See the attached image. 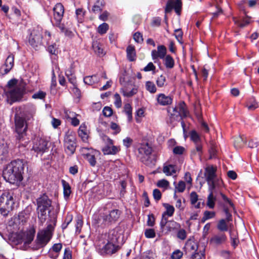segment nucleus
Wrapping results in <instances>:
<instances>
[{
	"label": "nucleus",
	"mask_w": 259,
	"mask_h": 259,
	"mask_svg": "<svg viewBox=\"0 0 259 259\" xmlns=\"http://www.w3.org/2000/svg\"><path fill=\"white\" fill-rule=\"evenodd\" d=\"M25 162L22 159L12 161L7 164L3 170L4 179L11 184H15L20 183L23 180Z\"/></svg>",
	"instance_id": "obj_1"
},
{
	"label": "nucleus",
	"mask_w": 259,
	"mask_h": 259,
	"mask_svg": "<svg viewBox=\"0 0 259 259\" xmlns=\"http://www.w3.org/2000/svg\"><path fill=\"white\" fill-rule=\"evenodd\" d=\"M15 125L16 133V138L17 141L19 143L24 142L22 145L25 146L27 143L26 140V131L27 124L24 118L16 115L15 117Z\"/></svg>",
	"instance_id": "obj_2"
},
{
	"label": "nucleus",
	"mask_w": 259,
	"mask_h": 259,
	"mask_svg": "<svg viewBox=\"0 0 259 259\" xmlns=\"http://www.w3.org/2000/svg\"><path fill=\"white\" fill-rule=\"evenodd\" d=\"M167 110L171 123L186 117L188 113L184 102H180L175 107H169Z\"/></svg>",
	"instance_id": "obj_3"
},
{
	"label": "nucleus",
	"mask_w": 259,
	"mask_h": 259,
	"mask_svg": "<svg viewBox=\"0 0 259 259\" xmlns=\"http://www.w3.org/2000/svg\"><path fill=\"white\" fill-rule=\"evenodd\" d=\"M14 200L13 195L9 192H4L0 196V213L7 216L13 209Z\"/></svg>",
	"instance_id": "obj_4"
},
{
	"label": "nucleus",
	"mask_w": 259,
	"mask_h": 259,
	"mask_svg": "<svg viewBox=\"0 0 259 259\" xmlns=\"http://www.w3.org/2000/svg\"><path fill=\"white\" fill-rule=\"evenodd\" d=\"M25 93V88L23 85L19 84L15 88H11L5 90V94L10 104L20 101Z\"/></svg>",
	"instance_id": "obj_5"
},
{
	"label": "nucleus",
	"mask_w": 259,
	"mask_h": 259,
	"mask_svg": "<svg viewBox=\"0 0 259 259\" xmlns=\"http://www.w3.org/2000/svg\"><path fill=\"white\" fill-rule=\"evenodd\" d=\"M215 169L212 166H207L205 168V176L206 180L210 189H215L217 187L221 186L223 184L221 179L216 178L215 174Z\"/></svg>",
	"instance_id": "obj_6"
},
{
	"label": "nucleus",
	"mask_w": 259,
	"mask_h": 259,
	"mask_svg": "<svg viewBox=\"0 0 259 259\" xmlns=\"http://www.w3.org/2000/svg\"><path fill=\"white\" fill-rule=\"evenodd\" d=\"M64 145L66 153L72 155L76 148L75 134L72 131H68L64 137Z\"/></svg>",
	"instance_id": "obj_7"
},
{
	"label": "nucleus",
	"mask_w": 259,
	"mask_h": 259,
	"mask_svg": "<svg viewBox=\"0 0 259 259\" xmlns=\"http://www.w3.org/2000/svg\"><path fill=\"white\" fill-rule=\"evenodd\" d=\"M54 230V227L52 225L49 224L48 225L46 229L39 232L37 236V247L38 248L42 247L46 245V244L50 241L52 232Z\"/></svg>",
	"instance_id": "obj_8"
},
{
	"label": "nucleus",
	"mask_w": 259,
	"mask_h": 259,
	"mask_svg": "<svg viewBox=\"0 0 259 259\" xmlns=\"http://www.w3.org/2000/svg\"><path fill=\"white\" fill-rule=\"evenodd\" d=\"M53 24L58 27L60 30H64L65 25L61 23V21L64 13V9L63 5L61 3H57L53 8Z\"/></svg>",
	"instance_id": "obj_9"
},
{
	"label": "nucleus",
	"mask_w": 259,
	"mask_h": 259,
	"mask_svg": "<svg viewBox=\"0 0 259 259\" xmlns=\"http://www.w3.org/2000/svg\"><path fill=\"white\" fill-rule=\"evenodd\" d=\"M105 145L102 148V151L104 155H115L120 150L119 146H114L113 141L107 136L103 139Z\"/></svg>",
	"instance_id": "obj_10"
},
{
	"label": "nucleus",
	"mask_w": 259,
	"mask_h": 259,
	"mask_svg": "<svg viewBox=\"0 0 259 259\" xmlns=\"http://www.w3.org/2000/svg\"><path fill=\"white\" fill-rule=\"evenodd\" d=\"M42 33L39 29H34L29 38V43L33 48H37L42 44Z\"/></svg>",
	"instance_id": "obj_11"
},
{
	"label": "nucleus",
	"mask_w": 259,
	"mask_h": 259,
	"mask_svg": "<svg viewBox=\"0 0 259 259\" xmlns=\"http://www.w3.org/2000/svg\"><path fill=\"white\" fill-rule=\"evenodd\" d=\"M183 249L186 254H192L198 251V245L193 238H189L186 242Z\"/></svg>",
	"instance_id": "obj_12"
},
{
	"label": "nucleus",
	"mask_w": 259,
	"mask_h": 259,
	"mask_svg": "<svg viewBox=\"0 0 259 259\" xmlns=\"http://www.w3.org/2000/svg\"><path fill=\"white\" fill-rule=\"evenodd\" d=\"M105 213L106 219L109 226L118 220L121 214V211L117 209H115L108 212H105Z\"/></svg>",
	"instance_id": "obj_13"
},
{
	"label": "nucleus",
	"mask_w": 259,
	"mask_h": 259,
	"mask_svg": "<svg viewBox=\"0 0 259 259\" xmlns=\"http://www.w3.org/2000/svg\"><path fill=\"white\" fill-rule=\"evenodd\" d=\"M48 148V141L43 139H37L34 143L32 149L37 153H44Z\"/></svg>",
	"instance_id": "obj_14"
},
{
	"label": "nucleus",
	"mask_w": 259,
	"mask_h": 259,
	"mask_svg": "<svg viewBox=\"0 0 259 259\" xmlns=\"http://www.w3.org/2000/svg\"><path fill=\"white\" fill-rule=\"evenodd\" d=\"M94 224L98 227L102 228L108 226L109 225L105 217V212H100L98 215L94 217Z\"/></svg>",
	"instance_id": "obj_15"
},
{
	"label": "nucleus",
	"mask_w": 259,
	"mask_h": 259,
	"mask_svg": "<svg viewBox=\"0 0 259 259\" xmlns=\"http://www.w3.org/2000/svg\"><path fill=\"white\" fill-rule=\"evenodd\" d=\"M158 153L155 149H153L151 147L148 146L147 144V161L149 164H154L156 161Z\"/></svg>",
	"instance_id": "obj_16"
},
{
	"label": "nucleus",
	"mask_w": 259,
	"mask_h": 259,
	"mask_svg": "<svg viewBox=\"0 0 259 259\" xmlns=\"http://www.w3.org/2000/svg\"><path fill=\"white\" fill-rule=\"evenodd\" d=\"M37 203L38 207L49 208L51 205V201L48 196L44 194L37 199Z\"/></svg>",
	"instance_id": "obj_17"
},
{
	"label": "nucleus",
	"mask_w": 259,
	"mask_h": 259,
	"mask_svg": "<svg viewBox=\"0 0 259 259\" xmlns=\"http://www.w3.org/2000/svg\"><path fill=\"white\" fill-rule=\"evenodd\" d=\"M35 234V230L33 227L30 228L24 234L23 241L25 244H29L33 240Z\"/></svg>",
	"instance_id": "obj_18"
},
{
	"label": "nucleus",
	"mask_w": 259,
	"mask_h": 259,
	"mask_svg": "<svg viewBox=\"0 0 259 259\" xmlns=\"http://www.w3.org/2000/svg\"><path fill=\"white\" fill-rule=\"evenodd\" d=\"M119 249V246L114 244L112 242L108 243L103 247V251L106 254H112L115 253Z\"/></svg>",
	"instance_id": "obj_19"
},
{
	"label": "nucleus",
	"mask_w": 259,
	"mask_h": 259,
	"mask_svg": "<svg viewBox=\"0 0 259 259\" xmlns=\"http://www.w3.org/2000/svg\"><path fill=\"white\" fill-rule=\"evenodd\" d=\"M158 103L163 106L170 104L172 102V99L170 96H165L163 94H160L157 98Z\"/></svg>",
	"instance_id": "obj_20"
},
{
	"label": "nucleus",
	"mask_w": 259,
	"mask_h": 259,
	"mask_svg": "<svg viewBox=\"0 0 259 259\" xmlns=\"http://www.w3.org/2000/svg\"><path fill=\"white\" fill-rule=\"evenodd\" d=\"M227 240L225 234H220L213 236L210 239V243L213 245H218L224 243Z\"/></svg>",
	"instance_id": "obj_21"
},
{
	"label": "nucleus",
	"mask_w": 259,
	"mask_h": 259,
	"mask_svg": "<svg viewBox=\"0 0 259 259\" xmlns=\"http://www.w3.org/2000/svg\"><path fill=\"white\" fill-rule=\"evenodd\" d=\"M14 56L10 55L6 60L5 64L4 74L8 73L14 66Z\"/></svg>",
	"instance_id": "obj_22"
},
{
	"label": "nucleus",
	"mask_w": 259,
	"mask_h": 259,
	"mask_svg": "<svg viewBox=\"0 0 259 259\" xmlns=\"http://www.w3.org/2000/svg\"><path fill=\"white\" fill-rule=\"evenodd\" d=\"M78 134L79 137L83 142H87L89 135L87 127L84 124L80 125L78 131Z\"/></svg>",
	"instance_id": "obj_23"
},
{
	"label": "nucleus",
	"mask_w": 259,
	"mask_h": 259,
	"mask_svg": "<svg viewBox=\"0 0 259 259\" xmlns=\"http://www.w3.org/2000/svg\"><path fill=\"white\" fill-rule=\"evenodd\" d=\"M126 52L127 58L130 61H134L136 60V54L134 46H128L126 48Z\"/></svg>",
	"instance_id": "obj_24"
},
{
	"label": "nucleus",
	"mask_w": 259,
	"mask_h": 259,
	"mask_svg": "<svg viewBox=\"0 0 259 259\" xmlns=\"http://www.w3.org/2000/svg\"><path fill=\"white\" fill-rule=\"evenodd\" d=\"M180 228L181 225L180 224L173 221H169L167 223L165 226L166 233L178 230Z\"/></svg>",
	"instance_id": "obj_25"
},
{
	"label": "nucleus",
	"mask_w": 259,
	"mask_h": 259,
	"mask_svg": "<svg viewBox=\"0 0 259 259\" xmlns=\"http://www.w3.org/2000/svg\"><path fill=\"white\" fill-rule=\"evenodd\" d=\"M8 152L7 143L4 141H0V159L3 160Z\"/></svg>",
	"instance_id": "obj_26"
},
{
	"label": "nucleus",
	"mask_w": 259,
	"mask_h": 259,
	"mask_svg": "<svg viewBox=\"0 0 259 259\" xmlns=\"http://www.w3.org/2000/svg\"><path fill=\"white\" fill-rule=\"evenodd\" d=\"M214 189L208 188L209 194L207 197V205L210 208H213L215 205V198L213 194Z\"/></svg>",
	"instance_id": "obj_27"
},
{
	"label": "nucleus",
	"mask_w": 259,
	"mask_h": 259,
	"mask_svg": "<svg viewBox=\"0 0 259 259\" xmlns=\"http://www.w3.org/2000/svg\"><path fill=\"white\" fill-rule=\"evenodd\" d=\"M61 183L63 187V194L64 198L65 199H67L69 198L71 192V187L69 183L64 180L61 181Z\"/></svg>",
	"instance_id": "obj_28"
},
{
	"label": "nucleus",
	"mask_w": 259,
	"mask_h": 259,
	"mask_svg": "<svg viewBox=\"0 0 259 259\" xmlns=\"http://www.w3.org/2000/svg\"><path fill=\"white\" fill-rule=\"evenodd\" d=\"M83 81L87 84L93 85L99 81V78L97 75L88 76L84 78Z\"/></svg>",
	"instance_id": "obj_29"
},
{
	"label": "nucleus",
	"mask_w": 259,
	"mask_h": 259,
	"mask_svg": "<svg viewBox=\"0 0 259 259\" xmlns=\"http://www.w3.org/2000/svg\"><path fill=\"white\" fill-rule=\"evenodd\" d=\"M163 172L167 176H172L176 172L175 166L171 164L165 165L163 168Z\"/></svg>",
	"instance_id": "obj_30"
},
{
	"label": "nucleus",
	"mask_w": 259,
	"mask_h": 259,
	"mask_svg": "<svg viewBox=\"0 0 259 259\" xmlns=\"http://www.w3.org/2000/svg\"><path fill=\"white\" fill-rule=\"evenodd\" d=\"M198 199V196L195 192H192L190 194V201L191 203L194 205L196 208H199L200 206V203L197 202Z\"/></svg>",
	"instance_id": "obj_31"
},
{
	"label": "nucleus",
	"mask_w": 259,
	"mask_h": 259,
	"mask_svg": "<svg viewBox=\"0 0 259 259\" xmlns=\"http://www.w3.org/2000/svg\"><path fill=\"white\" fill-rule=\"evenodd\" d=\"M49 208H39L37 207L38 217L41 223H44L46 221V217L47 211Z\"/></svg>",
	"instance_id": "obj_32"
},
{
	"label": "nucleus",
	"mask_w": 259,
	"mask_h": 259,
	"mask_svg": "<svg viewBox=\"0 0 259 259\" xmlns=\"http://www.w3.org/2000/svg\"><path fill=\"white\" fill-rule=\"evenodd\" d=\"M164 65L167 68H172L175 64L174 59L170 55H166L164 58Z\"/></svg>",
	"instance_id": "obj_33"
},
{
	"label": "nucleus",
	"mask_w": 259,
	"mask_h": 259,
	"mask_svg": "<svg viewBox=\"0 0 259 259\" xmlns=\"http://www.w3.org/2000/svg\"><path fill=\"white\" fill-rule=\"evenodd\" d=\"M121 92L124 96L130 97L136 94L137 89L133 88L131 91H130L127 89V87H124L121 89Z\"/></svg>",
	"instance_id": "obj_34"
},
{
	"label": "nucleus",
	"mask_w": 259,
	"mask_h": 259,
	"mask_svg": "<svg viewBox=\"0 0 259 259\" xmlns=\"http://www.w3.org/2000/svg\"><path fill=\"white\" fill-rule=\"evenodd\" d=\"M164 207L166 209V211L163 214V215H166L168 217H171L175 211V208L172 205H171L168 203H164L163 204Z\"/></svg>",
	"instance_id": "obj_35"
},
{
	"label": "nucleus",
	"mask_w": 259,
	"mask_h": 259,
	"mask_svg": "<svg viewBox=\"0 0 259 259\" xmlns=\"http://www.w3.org/2000/svg\"><path fill=\"white\" fill-rule=\"evenodd\" d=\"M124 111L127 116L128 121H131L132 119V108L130 104H125Z\"/></svg>",
	"instance_id": "obj_36"
},
{
	"label": "nucleus",
	"mask_w": 259,
	"mask_h": 259,
	"mask_svg": "<svg viewBox=\"0 0 259 259\" xmlns=\"http://www.w3.org/2000/svg\"><path fill=\"white\" fill-rule=\"evenodd\" d=\"M157 186L159 188H162L163 190H166L168 188L169 183L165 179H161L157 182Z\"/></svg>",
	"instance_id": "obj_37"
},
{
	"label": "nucleus",
	"mask_w": 259,
	"mask_h": 259,
	"mask_svg": "<svg viewBox=\"0 0 259 259\" xmlns=\"http://www.w3.org/2000/svg\"><path fill=\"white\" fill-rule=\"evenodd\" d=\"M85 158L90 163L91 166H94L96 164V160L95 155L91 153H87L84 154Z\"/></svg>",
	"instance_id": "obj_38"
},
{
	"label": "nucleus",
	"mask_w": 259,
	"mask_h": 259,
	"mask_svg": "<svg viewBox=\"0 0 259 259\" xmlns=\"http://www.w3.org/2000/svg\"><path fill=\"white\" fill-rule=\"evenodd\" d=\"M190 139L195 144H198L200 142V137L198 134L195 131H192L190 133Z\"/></svg>",
	"instance_id": "obj_39"
},
{
	"label": "nucleus",
	"mask_w": 259,
	"mask_h": 259,
	"mask_svg": "<svg viewBox=\"0 0 259 259\" xmlns=\"http://www.w3.org/2000/svg\"><path fill=\"white\" fill-rule=\"evenodd\" d=\"M186 188V185L184 182L179 181L177 185L175 186V192L182 193L184 191Z\"/></svg>",
	"instance_id": "obj_40"
},
{
	"label": "nucleus",
	"mask_w": 259,
	"mask_h": 259,
	"mask_svg": "<svg viewBox=\"0 0 259 259\" xmlns=\"http://www.w3.org/2000/svg\"><path fill=\"white\" fill-rule=\"evenodd\" d=\"M217 228L221 231H227L228 227L225 220L224 219L220 220L218 223Z\"/></svg>",
	"instance_id": "obj_41"
},
{
	"label": "nucleus",
	"mask_w": 259,
	"mask_h": 259,
	"mask_svg": "<svg viewBox=\"0 0 259 259\" xmlns=\"http://www.w3.org/2000/svg\"><path fill=\"white\" fill-rule=\"evenodd\" d=\"M191 259H205V254L203 251H199L191 254Z\"/></svg>",
	"instance_id": "obj_42"
},
{
	"label": "nucleus",
	"mask_w": 259,
	"mask_h": 259,
	"mask_svg": "<svg viewBox=\"0 0 259 259\" xmlns=\"http://www.w3.org/2000/svg\"><path fill=\"white\" fill-rule=\"evenodd\" d=\"M157 50L158 57L160 59H164L166 52L165 47L163 46H160L158 47Z\"/></svg>",
	"instance_id": "obj_43"
},
{
	"label": "nucleus",
	"mask_w": 259,
	"mask_h": 259,
	"mask_svg": "<svg viewBox=\"0 0 259 259\" xmlns=\"http://www.w3.org/2000/svg\"><path fill=\"white\" fill-rule=\"evenodd\" d=\"M215 213L214 211H206L204 213V216L202 218V221L204 222L205 221L212 219L214 217Z\"/></svg>",
	"instance_id": "obj_44"
},
{
	"label": "nucleus",
	"mask_w": 259,
	"mask_h": 259,
	"mask_svg": "<svg viewBox=\"0 0 259 259\" xmlns=\"http://www.w3.org/2000/svg\"><path fill=\"white\" fill-rule=\"evenodd\" d=\"M48 51L52 55H56L58 52V48L55 43L48 45Z\"/></svg>",
	"instance_id": "obj_45"
},
{
	"label": "nucleus",
	"mask_w": 259,
	"mask_h": 259,
	"mask_svg": "<svg viewBox=\"0 0 259 259\" xmlns=\"http://www.w3.org/2000/svg\"><path fill=\"white\" fill-rule=\"evenodd\" d=\"M108 29V25L106 23H103L100 25L98 28V31L101 34H103L106 33Z\"/></svg>",
	"instance_id": "obj_46"
},
{
	"label": "nucleus",
	"mask_w": 259,
	"mask_h": 259,
	"mask_svg": "<svg viewBox=\"0 0 259 259\" xmlns=\"http://www.w3.org/2000/svg\"><path fill=\"white\" fill-rule=\"evenodd\" d=\"M114 105L117 108H120L122 105V102L120 95L118 93H116L114 95Z\"/></svg>",
	"instance_id": "obj_47"
},
{
	"label": "nucleus",
	"mask_w": 259,
	"mask_h": 259,
	"mask_svg": "<svg viewBox=\"0 0 259 259\" xmlns=\"http://www.w3.org/2000/svg\"><path fill=\"white\" fill-rule=\"evenodd\" d=\"M183 255V253L180 249L175 250L171 254L172 259H181Z\"/></svg>",
	"instance_id": "obj_48"
},
{
	"label": "nucleus",
	"mask_w": 259,
	"mask_h": 259,
	"mask_svg": "<svg viewBox=\"0 0 259 259\" xmlns=\"http://www.w3.org/2000/svg\"><path fill=\"white\" fill-rule=\"evenodd\" d=\"M177 237L182 240H185L187 237V233L185 230L183 229H179V231L177 232Z\"/></svg>",
	"instance_id": "obj_49"
},
{
	"label": "nucleus",
	"mask_w": 259,
	"mask_h": 259,
	"mask_svg": "<svg viewBox=\"0 0 259 259\" xmlns=\"http://www.w3.org/2000/svg\"><path fill=\"white\" fill-rule=\"evenodd\" d=\"M93 48L94 52L98 55L103 54V50L100 47L97 42H94L93 45Z\"/></svg>",
	"instance_id": "obj_50"
},
{
	"label": "nucleus",
	"mask_w": 259,
	"mask_h": 259,
	"mask_svg": "<svg viewBox=\"0 0 259 259\" xmlns=\"http://www.w3.org/2000/svg\"><path fill=\"white\" fill-rule=\"evenodd\" d=\"M147 90L151 93H154L156 92V88L154 83L151 81H147Z\"/></svg>",
	"instance_id": "obj_51"
},
{
	"label": "nucleus",
	"mask_w": 259,
	"mask_h": 259,
	"mask_svg": "<svg viewBox=\"0 0 259 259\" xmlns=\"http://www.w3.org/2000/svg\"><path fill=\"white\" fill-rule=\"evenodd\" d=\"M46 93L43 91H39L32 95V98L35 99H42L45 98Z\"/></svg>",
	"instance_id": "obj_52"
},
{
	"label": "nucleus",
	"mask_w": 259,
	"mask_h": 259,
	"mask_svg": "<svg viewBox=\"0 0 259 259\" xmlns=\"http://www.w3.org/2000/svg\"><path fill=\"white\" fill-rule=\"evenodd\" d=\"M176 38L180 43L182 44L183 32L180 29H177L175 30Z\"/></svg>",
	"instance_id": "obj_53"
},
{
	"label": "nucleus",
	"mask_w": 259,
	"mask_h": 259,
	"mask_svg": "<svg viewBox=\"0 0 259 259\" xmlns=\"http://www.w3.org/2000/svg\"><path fill=\"white\" fill-rule=\"evenodd\" d=\"M165 81V77L162 75H161L156 80L157 85L159 87H162L164 85Z\"/></svg>",
	"instance_id": "obj_54"
},
{
	"label": "nucleus",
	"mask_w": 259,
	"mask_h": 259,
	"mask_svg": "<svg viewBox=\"0 0 259 259\" xmlns=\"http://www.w3.org/2000/svg\"><path fill=\"white\" fill-rule=\"evenodd\" d=\"M181 2L178 0L174 3V8L176 11V13L178 15H180V11L181 9Z\"/></svg>",
	"instance_id": "obj_55"
},
{
	"label": "nucleus",
	"mask_w": 259,
	"mask_h": 259,
	"mask_svg": "<svg viewBox=\"0 0 259 259\" xmlns=\"http://www.w3.org/2000/svg\"><path fill=\"white\" fill-rule=\"evenodd\" d=\"M113 113V111L112 109L108 106H106L104 108L103 110V114L106 117H110L112 115Z\"/></svg>",
	"instance_id": "obj_56"
},
{
	"label": "nucleus",
	"mask_w": 259,
	"mask_h": 259,
	"mask_svg": "<svg viewBox=\"0 0 259 259\" xmlns=\"http://www.w3.org/2000/svg\"><path fill=\"white\" fill-rule=\"evenodd\" d=\"M83 222L81 219L78 218L76 221V232L78 234L80 232L81 227L82 226Z\"/></svg>",
	"instance_id": "obj_57"
},
{
	"label": "nucleus",
	"mask_w": 259,
	"mask_h": 259,
	"mask_svg": "<svg viewBox=\"0 0 259 259\" xmlns=\"http://www.w3.org/2000/svg\"><path fill=\"white\" fill-rule=\"evenodd\" d=\"M235 23L240 28H243L250 23V20L249 18H245L243 20L242 22H235Z\"/></svg>",
	"instance_id": "obj_58"
},
{
	"label": "nucleus",
	"mask_w": 259,
	"mask_h": 259,
	"mask_svg": "<svg viewBox=\"0 0 259 259\" xmlns=\"http://www.w3.org/2000/svg\"><path fill=\"white\" fill-rule=\"evenodd\" d=\"M144 112L145 110L144 108H140L138 110L136 113V115L138 116V117L136 118V120L137 122H140L141 121L140 119H139V117H142L144 116Z\"/></svg>",
	"instance_id": "obj_59"
},
{
	"label": "nucleus",
	"mask_w": 259,
	"mask_h": 259,
	"mask_svg": "<svg viewBox=\"0 0 259 259\" xmlns=\"http://www.w3.org/2000/svg\"><path fill=\"white\" fill-rule=\"evenodd\" d=\"M74 64L72 63L71 64L70 67L66 70L65 74L66 76H70V75L74 74Z\"/></svg>",
	"instance_id": "obj_60"
},
{
	"label": "nucleus",
	"mask_w": 259,
	"mask_h": 259,
	"mask_svg": "<svg viewBox=\"0 0 259 259\" xmlns=\"http://www.w3.org/2000/svg\"><path fill=\"white\" fill-rule=\"evenodd\" d=\"M62 245L61 243L55 244L50 249L51 251L58 254L59 252L62 249Z\"/></svg>",
	"instance_id": "obj_61"
},
{
	"label": "nucleus",
	"mask_w": 259,
	"mask_h": 259,
	"mask_svg": "<svg viewBox=\"0 0 259 259\" xmlns=\"http://www.w3.org/2000/svg\"><path fill=\"white\" fill-rule=\"evenodd\" d=\"M146 152V150L144 148H141L139 149V155L138 157L141 159V161L143 163L145 161V158L144 154Z\"/></svg>",
	"instance_id": "obj_62"
},
{
	"label": "nucleus",
	"mask_w": 259,
	"mask_h": 259,
	"mask_svg": "<svg viewBox=\"0 0 259 259\" xmlns=\"http://www.w3.org/2000/svg\"><path fill=\"white\" fill-rule=\"evenodd\" d=\"M160 23L161 19L159 17H155L153 18L151 25L152 27H155L160 26Z\"/></svg>",
	"instance_id": "obj_63"
},
{
	"label": "nucleus",
	"mask_w": 259,
	"mask_h": 259,
	"mask_svg": "<svg viewBox=\"0 0 259 259\" xmlns=\"http://www.w3.org/2000/svg\"><path fill=\"white\" fill-rule=\"evenodd\" d=\"M72 254L70 249L68 248H65L64 252L63 259H71Z\"/></svg>",
	"instance_id": "obj_64"
}]
</instances>
